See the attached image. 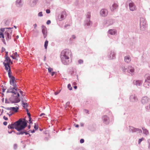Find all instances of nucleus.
Instances as JSON below:
<instances>
[{
  "mask_svg": "<svg viewBox=\"0 0 150 150\" xmlns=\"http://www.w3.org/2000/svg\"><path fill=\"white\" fill-rule=\"evenodd\" d=\"M30 125H28V129H30Z\"/></svg>",
  "mask_w": 150,
  "mask_h": 150,
  "instance_id": "obj_58",
  "label": "nucleus"
},
{
  "mask_svg": "<svg viewBox=\"0 0 150 150\" xmlns=\"http://www.w3.org/2000/svg\"><path fill=\"white\" fill-rule=\"evenodd\" d=\"M117 7V5L116 4H114L112 5V6L110 7V9L111 11H114V10L116 9Z\"/></svg>",
  "mask_w": 150,
  "mask_h": 150,
  "instance_id": "obj_11",
  "label": "nucleus"
},
{
  "mask_svg": "<svg viewBox=\"0 0 150 150\" xmlns=\"http://www.w3.org/2000/svg\"><path fill=\"white\" fill-rule=\"evenodd\" d=\"M125 61L127 62H130L131 59L129 56H127L125 57Z\"/></svg>",
  "mask_w": 150,
  "mask_h": 150,
  "instance_id": "obj_19",
  "label": "nucleus"
},
{
  "mask_svg": "<svg viewBox=\"0 0 150 150\" xmlns=\"http://www.w3.org/2000/svg\"><path fill=\"white\" fill-rule=\"evenodd\" d=\"M38 16H42V13L41 12H39L38 14Z\"/></svg>",
  "mask_w": 150,
  "mask_h": 150,
  "instance_id": "obj_31",
  "label": "nucleus"
},
{
  "mask_svg": "<svg viewBox=\"0 0 150 150\" xmlns=\"http://www.w3.org/2000/svg\"><path fill=\"white\" fill-rule=\"evenodd\" d=\"M132 131L134 132H137L139 133L142 132V131L141 130L139 129L133 128V129H132Z\"/></svg>",
  "mask_w": 150,
  "mask_h": 150,
  "instance_id": "obj_17",
  "label": "nucleus"
},
{
  "mask_svg": "<svg viewBox=\"0 0 150 150\" xmlns=\"http://www.w3.org/2000/svg\"><path fill=\"white\" fill-rule=\"evenodd\" d=\"M142 84V81H135V84L137 86H139Z\"/></svg>",
  "mask_w": 150,
  "mask_h": 150,
  "instance_id": "obj_21",
  "label": "nucleus"
},
{
  "mask_svg": "<svg viewBox=\"0 0 150 150\" xmlns=\"http://www.w3.org/2000/svg\"><path fill=\"white\" fill-rule=\"evenodd\" d=\"M48 41L47 40H46L45 42V44H44V47H45V48L46 49L47 48V46L48 45Z\"/></svg>",
  "mask_w": 150,
  "mask_h": 150,
  "instance_id": "obj_22",
  "label": "nucleus"
},
{
  "mask_svg": "<svg viewBox=\"0 0 150 150\" xmlns=\"http://www.w3.org/2000/svg\"><path fill=\"white\" fill-rule=\"evenodd\" d=\"M45 114L44 113H41L40 115V116H42L43 115H45Z\"/></svg>",
  "mask_w": 150,
  "mask_h": 150,
  "instance_id": "obj_47",
  "label": "nucleus"
},
{
  "mask_svg": "<svg viewBox=\"0 0 150 150\" xmlns=\"http://www.w3.org/2000/svg\"><path fill=\"white\" fill-rule=\"evenodd\" d=\"M27 113V114L28 116V117H30L31 116L29 112H28Z\"/></svg>",
  "mask_w": 150,
  "mask_h": 150,
  "instance_id": "obj_46",
  "label": "nucleus"
},
{
  "mask_svg": "<svg viewBox=\"0 0 150 150\" xmlns=\"http://www.w3.org/2000/svg\"><path fill=\"white\" fill-rule=\"evenodd\" d=\"M5 50V49L4 48H2V51L4 52Z\"/></svg>",
  "mask_w": 150,
  "mask_h": 150,
  "instance_id": "obj_50",
  "label": "nucleus"
},
{
  "mask_svg": "<svg viewBox=\"0 0 150 150\" xmlns=\"http://www.w3.org/2000/svg\"><path fill=\"white\" fill-rule=\"evenodd\" d=\"M18 55L17 54V52L13 53L12 55L11 56V57L13 59H16V57H18Z\"/></svg>",
  "mask_w": 150,
  "mask_h": 150,
  "instance_id": "obj_12",
  "label": "nucleus"
},
{
  "mask_svg": "<svg viewBox=\"0 0 150 150\" xmlns=\"http://www.w3.org/2000/svg\"><path fill=\"white\" fill-rule=\"evenodd\" d=\"M72 37L73 39H75L76 38V37L74 35H73Z\"/></svg>",
  "mask_w": 150,
  "mask_h": 150,
  "instance_id": "obj_52",
  "label": "nucleus"
},
{
  "mask_svg": "<svg viewBox=\"0 0 150 150\" xmlns=\"http://www.w3.org/2000/svg\"><path fill=\"white\" fill-rule=\"evenodd\" d=\"M6 55L5 56V57H8V52H6Z\"/></svg>",
  "mask_w": 150,
  "mask_h": 150,
  "instance_id": "obj_43",
  "label": "nucleus"
},
{
  "mask_svg": "<svg viewBox=\"0 0 150 150\" xmlns=\"http://www.w3.org/2000/svg\"><path fill=\"white\" fill-rule=\"evenodd\" d=\"M143 129V132L144 134H145L146 135H147L148 133V131L146 129Z\"/></svg>",
  "mask_w": 150,
  "mask_h": 150,
  "instance_id": "obj_25",
  "label": "nucleus"
},
{
  "mask_svg": "<svg viewBox=\"0 0 150 150\" xmlns=\"http://www.w3.org/2000/svg\"><path fill=\"white\" fill-rule=\"evenodd\" d=\"M20 93L21 94H22V95H23V91H20Z\"/></svg>",
  "mask_w": 150,
  "mask_h": 150,
  "instance_id": "obj_55",
  "label": "nucleus"
},
{
  "mask_svg": "<svg viewBox=\"0 0 150 150\" xmlns=\"http://www.w3.org/2000/svg\"><path fill=\"white\" fill-rule=\"evenodd\" d=\"M87 15L88 16V17H89V18H90V13L89 12L88 13Z\"/></svg>",
  "mask_w": 150,
  "mask_h": 150,
  "instance_id": "obj_49",
  "label": "nucleus"
},
{
  "mask_svg": "<svg viewBox=\"0 0 150 150\" xmlns=\"http://www.w3.org/2000/svg\"><path fill=\"white\" fill-rule=\"evenodd\" d=\"M108 33L112 35H115L116 33V31L114 30H110L109 31Z\"/></svg>",
  "mask_w": 150,
  "mask_h": 150,
  "instance_id": "obj_14",
  "label": "nucleus"
},
{
  "mask_svg": "<svg viewBox=\"0 0 150 150\" xmlns=\"http://www.w3.org/2000/svg\"><path fill=\"white\" fill-rule=\"evenodd\" d=\"M78 62L79 64H81L83 62V60L80 59L79 60Z\"/></svg>",
  "mask_w": 150,
  "mask_h": 150,
  "instance_id": "obj_32",
  "label": "nucleus"
},
{
  "mask_svg": "<svg viewBox=\"0 0 150 150\" xmlns=\"http://www.w3.org/2000/svg\"><path fill=\"white\" fill-rule=\"evenodd\" d=\"M42 32L44 38H46L47 36V31L46 27L44 25H42Z\"/></svg>",
  "mask_w": 150,
  "mask_h": 150,
  "instance_id": "obj_5",
  "label": "nucleus"
},
{
  "mask_svg": "<svg viewBox=\"0 0 150 150\" xmlns=\"http://www.w3.org/2000/svg\"><path fill=\"white\" fill-rule=\"evenodd\" d=\"M112 54V57H111V55H110V59H113L115 57V54L114 53H113L112 54Z\"/></svg>",
  "mask_w": 150,
  "mask_h": 150,
  "instance_id": "obj_27",
  "label": "nucleus"
},
{
  "mask_svg": "<svg viewBox=\"0 0 150 150\" xmlns=\"http://www.w3.org/2000/svg\"><path fill=\"white\" fill-rule=\"evenodd\" d=\"M100 14L102 16H104L107 15L108 11L106 10L103 9L100 11Z\"/></svg>",
  "mask_w": 150,
  "mask_h": 150,
  "instance_id": "obj_9",
  "label": "nucleus"
},
{
  "mask_svg": "<svg viewBox=\"0 0 150 150\" xmlns=\"http://www.w3.org/2000/svg\"><path fill=\"white\" fill-rule=\"evenodd\" d=\"M91 23V21H89V22H88L87 23V25H90Z\"/></svg>",
  "mask_w": 150,
  "mask_h": 150,
  "instance_id": "obj_42",
  "label": "nucleus"
},
{
  "mask_svg": "<svg viewBox=\"0 0 150 150\" xmlns=\"http://www.w3.org/2000/svg\"><path fill=\"white\" fill-rule=\"evenodd\" d=\"M51 73V75L52 76H53L55 74V72H52Z\"/></svg>",
  "mask_w": 150,
  "mask_h": 150,
  "instance_id": "obj_45",
  "label": "nucleus"
},
{
  "mask_svg": "<svg viewBox=\"0 0 150 150\" xmlns=\"http://www.w3.org/2000/svg\"><path fill=\"white\" fill-rule=\"evenodd\" d=\"M33 26H34V29H35L37 27V25L36 24H35L33 25Z\"/></svg>",
  "mask_w": 150,
  "mask_h": 150,
  "instance_id": "obj_38",
  "label": "nucleus"
},
{
  "mask_svg": "<svg viewBox=\"0 0 150 150\" xmlns=\"http://www.w3.org/2000/svg\"><path fill=\"white\" fill-rule=\"evenodd\" d=\"M71 55V52L68 49L63 50L61 55V58L62 62L65 65L69 63V57Z\"/></svg>",
  "mask_w": 150,
  "mask_h": 150,
  "instance_id": "obj_3",
  "label": "nucleus"
},
{
  "mask_svg": "<svg viewBox=\"0 0 150 150\" xmlns=\"http://www.w3.org/2000/svg\"><path fill=\"white\" fill-rule=\"evenodd\" d=\"M129 6L131 11H133L136 9L135 6L133 3H129Z\"/></svg>",
  "mask_w": 150,
  "mask_h": 150,
  "instance_id": "obj_7",
  "label": "nucleus"
},
{
  "mask_svg": "<svg viewBox=\"0 0 150 150\" xmlns=\"http://www.w3.org/2000/svg\"><path fill=\"white\" fill-rule=\"evenodd\" d=\"M103 118H105L107 119H108V117H107V116H106V115L103 116Z\"/></svg>",
  "mask_w": 150,
  "mask_h": 150,
  "instance_id": "obj_51",
  "label": "nucleus"
},
{
  "mask_svg": "<svg viewBox=\"0 0 150 150\" xmlns=\"http://www.w3.org/2000/svg\"><path fill=\"white\" fill-rule=\"evenodd\" d=\"M146 79L144 83V86L145 87L148 88L150 86V75L146 74L145 75Z\"/></svg>",
  "mask_w": 150,
  "mask_h": 150,
  "instance_id": "obj_4",
  "label": "nucleus"
},
{
  "mask_svg": "<svg viewBox=\"0 0 150 150\" xmlns=\"http://www.w3.org/2000/svg\"><path fill=\"white\" fill-rule=\"evenodd\" d=\"M27 126V123L25 121H23L22 119H20L18 120L15 122L13 124L9 125L8 128L11 129H15L19 132L17 133V134L22 135L25 134V135L29 134V136H30L29 134L26 130H23Z\"/></svg>",
  "mask_w": 150,
  "mask_h": 150,
  "instance_id": "obj_2",
  "label": "nucleus"
},
{
  "mask_svg": "<svg viewBox=\"0 0 150 150\" xmlns=\"http://www.w3.org/2000/svg\"><path fill=\"white\" fill-rule=\"evenodd\" d=\"M1 87L2 88V91H3V92H4L5 91V90H6V88H4V87L3 86H1Z\"/></svg>",
  "mask_w": 150,
  "mask_h": 150,
  "instance_id": "obj_34",
  "label": "nucleus"
},
{
  "mask_svg": "<svg viewBox=\"0 0 150 150\" xmlns=\"http://www.w3.org/2000/svg\"><path fill=\"white\" fill-rule=\"evenodd\" d=\"M3 64L4 66L5 69L7 71H8V72H9V70L10 69H11L10 67L9 66L10 64H6L5 63H3Z\"/></svg>",
  "mask_w": 150,
  "mask_h": 150,
  "instance_id": "obj_10",
  "label": "nucleus"
},
{
  "mask_svg": "<svg viewBox=\"0 0 150 150\" xmlns=\"http://www.w3.org/2000/svg\"><path fill=\"white\" fill-rule=\"evenodd\" d=\"M75 126L76 127H79V125H76Z\"/></svg>",
  "mask_w": 150,
  "mask_h": 150,
  "instance_id": "obj_53",
  "label": "nucleus"
},
{
  "mask_svg": "<svg viewBox=\"0 0 150 150\" xmlns=\"http://www.w3.org/2000/svg\"><path fill=\"white\" fill-rule=\"evenodd\" d=\"M5 60L4 61L3 63H5L6 64H10V63H11V64H12L13 63L12 62H11V60L10 58L8 57H5Z\"/></svg>",
  "mask_w": 150,
  "mask_h": 150,
  "instance_id": "obj_8",
  "label": "nucleus"
},
{
  "mask_svg": "<svg viewBox=\"0 0 150 150\" xmlns=\"http://www.w3.org/2000/svg\"><path fill=\"white\" fill-rule=\"evenodd\" d=\"M9 72H8V76L10 79V82L11 85L13 86V87H10L8 89L7 93H12L15 100V103H18L20 101V100L19 98V93L18 92L17 90V86L16 83L15 77L11 74V70H9Z\"/></svg>",
  "mask_w": 150,
  "mask_h": 150,
  "instance_id": "obj_1",
  "label": "nucleus"
},
{
  "mask_svg": "<svg viewBox=\"0 0 150 150\" xmlns=\"http://www.w3.org/2000/svg\"><path fill=\"white\" fill-rule=\"evenodd\" d=\"M2 37L3 38H4V36L2 33H0V38Z\"/></svg>",
  "mask_w": 150,
  "mask_h": 150,
  "instance_id": "obj_30",
  "label": "nucleus"
},
{
  "mask_svg": "<svg viewBox=\"0 0 150 150\" xmlns=\"http://www.w3.org/2000/svg\"><path fill=\"white\" fill-rule=\"evenodd\" d=\"M76 85V83L75 82H74L73 83V85Z\"/></svg>",
  "mask_w": 150,
  "mask_h": 150,
  "instance_id": "obj_48",
  "label": "nucleus"
},
{
  "mask_svg": "<svg viewBox=\"0 0 150 150\" xmlns=\"http://www.w3.org/2000/svg\"><path fill=\"white\" fill-rule=\"evenodd\" d=\"M14 27L16 28V26H14Z\"/></svg>",
  "mask_w": 150,
  "mask_h": 150,
  "instance_id": "obj_61",
  "label": "nucleus"
},
{
  "mask_svg": "<svg viewBox=\"0 0 150 150\" xmlns=\"http://www.w3.org/2000/svg\"><path fill=\"white\" fill-rule=\"evenodd\" d=\"M18 108V107H11L10 109L11 110L13 111L14 112H16L17 111Z\"/></svg>",
  "mask_w": 150,
  "mask_h": 150,
  "instance_id": "obj_18",
  "label": "nucleus"
},
{
  "mask_svg": "<svg viewBox=\"0 0 150 150\" xmlns=\"http://www.w3.org/2000/svg\"><path fill=\"white\" fill-rule=\"evenodd\" d=\"M26 112H27V113H28V112H28V109H27V108H26Z\"/></svg>",
  "mask_w": 150,
  "mask_h": 150,
  "instance_id": "obj_56",
  "label": "nucleus"
},
{
  "mask_svg": "<svg viewBox=\"0 0 150 150\" xmlns=\"http://www.w3.org/2000/svg\"><path fill=\"white\" fill-rule=\"evenodd\" d=\"M74 88L75 89H76L77 88V87L76 86H75L74 87Z\"/></svg>",
  "mask_w": 150,
  "mask_h": 150,
  "instance_id": "obj_54",
  "label": "nucleus"
},
{
  "mask_svg": "<svg viewBox=\"0 0 150 150\" xmlns=\"http://www.w3.org/2000/svg\"><path fill=\"white\" fill-rule=\"evenodd\" d=\"M128 69L129 70V71L131 73H132L134 72V68L129 66L128 67Z\"/></svg>",
  "mask_w": 150,
  "mask_h": 150,
  "instance_id": "obj_20",
  "label": "nucleus"
},
{
  "mask_svg": "<svg viewBox=\"0 0 150 150\" xmlns=\"http://www.w3.org/2000/svg\"><path fill=\"white\" fill-rule=\"evenodd\" d=\"M5 35H6V39L7 40H9L10 39L11 35L8 32H5Z\"/></svg>",
  "mask_w": 150,
  "mask_h": 150,
  "instance_id": "obj_16",
  "label": "nucleus"
},
{
  "mask_svg": "<svg viewBox=\"0 0 150 150\" xmlns=\"http://www.w3.org/2000/svg\"><path fill=\"white\" fill-rule=\"evenodd\" d=\"M8 132L10 133H11V132Z\"/></svg>",
  "mask_w": 150,
  "mask_h": 150,
  "instance_id": "obj_62",
  "label": "nucleus"
},
{
  "mask_svg": "<svg viewBox=\"0 0 150 150\" xmlns=\"http://www.w3.org/2000/svg\"><path fill=\"white\" fill-rule=\"evenodd\" d=\"M16 38H18V35L16 36Z\"/></svg>",
  "mask_w": 150,
  "mask_h": 150,
  "instance_id": "obj_60",
  "label": "nucleus"
},
{
  "mask_svg": "<svg viewBox=\"0 0 150 150\" xmlns=\"http://www.w3.org/2000/svg\"><path fill=\"white\" fill-rule=\"evenodd\" d=\"M64 16L65 17H66V12L64 11L62 12V14H61L60 15V20H63L64 18Z\"/></svg>",
  "mask_w": 150,
  "mask_h": 150,
  "instance_id": "obj_13",
  "label": "nucleus"
},
{
  "mask_svg": "<svg viewBox=\"0 0 150 150\" xmlns=\"http://www.w3.org/2000/svg\"><path fill=\"white\" fill-rule=\"evenodd\" d=\"M67 87L69 90H72V88L70 84H68Z\"/></svg>",
  "mask_w": 150,
  "mask_h": 150,
  "instance_id": "obj_28",
  "label": "nucleus"
},
{
  "mask_svg": "<svg viewBox=\"0 0 150 150\" xmlns=\"http://www.w3.org/2000/svg\"><path fill=\"white\" fill-rule=\"evenodd\" d=\"M22 102L23 107L24 108H26L28 106L27 103H24V102L22 101Z\"/></svg>",
  "mask_w": 150,
  "mask_h": 150,
  "instance_id": "obj_23",
  "label": "nucleus"
},
{
  "mask_svg": "<svg viewBox=\"0 0 150 150\" xmlns=\"http://www.w3.org/2000/svg\"><path fill=\"white\" fill-rule=\"evenodd\" d=\"M50 11L49 9H47L46 10V12L47 13H50Z\"/></svg>",
  "mask_w": 150,
  "mask_h": 150,
  "instance_id": "obj_35",
  "label": "nucleus"
},
{
  "mask_svg": "<svg viewBox=\"0 0 150 150\" xmlns=\"http://www.w3.org/2000/svg\"><path fill=\"white\" fill-rule=\"evenodd\" d=\"M31 132L32 133H33L35 131H34V130H33V131H31Z\"/></svg>",
  "mask_w": 150,
  "mask_h": 150,
  "instance_id": "obj_57",
  "label": "nucleus"
},
{
  "mask_svg": "<svg viewBox=\"0 0 150 150\" xmlns=\"http://www.w3.org/2000/svg\"><path fill=\"white\" fill-rule=\"evenodd\" d=\"M130 98V100L131 101H134L137 100V98L134 95L131 96Z\"/></svg>",
  "mask_w": 150,
  "mask_h": 150,
  "instance_id": "obj_15",
  "label": "nucleus"
},
{
  "mask_svg": "<svg viewBox=\"0 0 150 150\" xmlns=\"http://www.w3.org/2000/svg\"><path fill=\"white\" fill-rule=\"evenodd\" d=\"M29 122L30 123H31L32 122V121H31V117H29Z\"/></svg>",
  "mask_w": 150,
  "mask_h": 150,
  "instance_id": "obj_44",
  "label": "nucleus"
},
{
  "mask_svg": "<svg viewBox=\"0 0 150 150\" xmlns=\"http://www.w3.org/2000/svg\"><path fill=\"white\" fill-rule=\"evenodd\" d=\"M17 3H18V4H19L21 2V0H17L16 1Z\"/></svg>",
  "mask_w": 150,
  "mask_h": 150,
  "instance_id": "obj_39",
  "label": "nucleus"
},
{
  "mask_svg": "<svg viewBox=\"0 0 150 150\" xmlns=\"http://www.w3.org/2000/svg\"><path fill=\"white\" fill-rule=\"evenodd\" d=\"M50 23L51 21L49 20L47 21L46 23L48 25L50 24Z\"/></svg>",
  "mask_w": 150,
  "mask_h": 150,
  "instance_id": "obj_36",
  "label": "nucleus"
},
{
  "mask_svg": "<svg viewBox=\"0 0 150 150\" xmlns=\"http://www.w3.org/2000/svg\"><path fill=\"white\" fill-rule=\"evenodd\" d=\"M84 142V140L83 139H81L80 140V142L81 143H83Z\"/></svg>",
  "mask_w": 150,
  "mask_h": 150,
  "instance_id": "obj_33",
  "label": "nucleus"
},
{
  "mask_svg": "<svg viewBox=\"0 0 150 150\" xmlns=\"http://www.w3.org/2000/svg\"><path fill=\"white\" fill-rule=\"evenodd\" d=\"M60 91L59 92H56L54 93V94L55 95H57L59 92H60Z\"/></svg>",
  "mask_w": 150,
  "mask_h": 150,
  "instance_id": "obj_41",
  "label": "nucleus"
},
{
  "mask_svg": "<svg viewBox=\"0 0 150 150\" xmlns=\"http://www.w3.org/2000/svg\"><path fill=\"white\" fill-rule=\"evenodd\" d=\"M149 100V99L146 96L143 97L142 100V102L143 104H145L147 103Z\"/></svg>",
  "mask_w": 150,
  "mask_h": 150,
  "instance_id": "obj_6",
  "label": "nucleus"
},
{
  "mask_svg": "<svg viewBox=\"0 0 150 150\" xmlns=\"http://www.w3.org/2000/svg\"><path fill=\"white\" fill-rule=\"evenodd\" d=\"M34 128L35 129H37L38 128V125H36L35 124V125L34 126Z\"/></svg>",
  "mask_w": 150,
  "mask_h": 150,
  "instance_id": "obj_29",
  "label": "nucleus"
},
{
  "mask_svg": "<svg viewBox=\"0 0 150 150\" xmlns=\"http://www.w3.org/2000/svg\"><path fill=\"white\" fill-rule=\"evenodd\" d=\"M149 148L150 149V142L149 145Z\"/></svg>",
  "mask_w": 150,
  "mask_h": 150,
  "instance_id": "obj_59",
  "label": "nucleus"
},
{
  "mask_svg": "<svg viewBox=\"0 0 150 150\" xmlns=\"http://www.w3.org/2000/svg\"><path fill=\"white\" fill-rule=\"evenodd\" d=\"M7 122H3V124L4 125H7Z\"/></svg>",
  "mask_w": 150,
  "mask_h": 150,
  "instance_id": "obj_40",
  "label": "nucleus"
},
{
  "mask_svg": "<svg viewBox=\"0 0 150 150\" xmlns=\"http://www.w3.org/2000/svg\"><path fill=\"white\" fill-rule=\"evenodd\" d=\"M144 138L143 137L141 138V139H139V141H138L139 144H140L141 143V142L142 141L144 140Z\"/></svg>",
  "mask_w": 150,
  "mask_h": 150,
  "instance_id": "obj_26",
  "label": "nucleus"
},
{
  "mask_svg": "<svg viewBox=\"0 0 150 150\" xmlns=\"http://www.w3.org/2000/svg\"><path fill=\"white\" fill-rule=\"evenodd\" d=\"M3 118L5 120H8V118L5 116H4Z\"/></svg>",
  "mask_w": 150,
  "mask_h": 150,
  "instance_id": "obj_37",
  "label": "nucleus"
},
{
  "mask_svg": "<svg viewBox=\"0 0 150 150\" xmlns=\"http://www.w3.org/2000/svg\"><path fill=\"white\" fill-rule=\"evenodd\" d=\"M8 28V29H11V28Z\"/></svg>",
  "mask_w": 150,
  "mask_h": 150,
  "instance_id": "obj_63",
  "label": "nucleus"
},
{
  "mask_svg": "<svg viewBox=\"0 0 150 150\" xmlns=\"http://www.w3.org/2000/svg\"><path fill=\"white\" fill-rule=\"evenodd\" d=\"M48 70L49 73H51L52 72H53L52 71L53 70V69L52 68L49 67L48 68Z\"/></svg>",
  "mask_w": 150,
  "mask_h": 150,
  "instance_id": "obj_24",
  "label": "nucleus"
}]
</instances>
